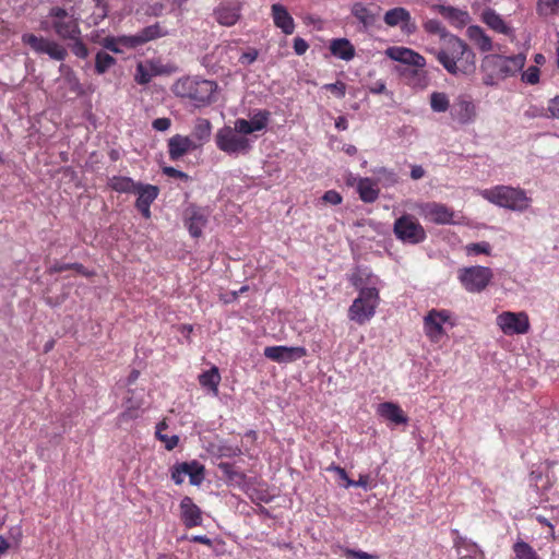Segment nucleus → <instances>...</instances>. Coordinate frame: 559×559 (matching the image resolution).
Masks as SVG:
<instances>
[{"label":"nucleus","mask_w":559,"mask_h":559,"mask_svg":"<svg viewBox=\"0 0 559 559\" xmlns=\"http://www.w3.org/2000/svg\"><path fill=\"white\" fill-rule=\"evenodd\" d=\"M448 73L460 76L469 75L476 70V55L459 36H449L439 49H429Z\"/></svg>","instance_id":"nucleus-1"},{"label":"nucleus","mask_w":559,"mask_h":559,"mask_svg":"<svg viewBox=\"0 0 559 559\" xmlns=\"http://www.w3.org/2000/svg\"><path fill=\"white\" fill-rule=\"evenodd\" d=\"M350 281L358 290V296L349 306L347 317L358 325H365L374 317L381 301L379 289L376 287L378 278L368 274L366 281H364L359 272L353 274Z\"/></svg>","instance_id":"nucleus-2"},{"label":"nucleus","mask_w":559,"mask_h":559,"mask_svg":"<svg viewBox=\"0 0 559 559\" xmlns=\"http://www.w3.org/2000/svg\"><path fill=\"white\" fill-rule=\"evenodd\" d=\"M526 62L524 53H518L511 57L501 55H489L483 59L480 70L483 72V83L486 86H495L500 80L515 75L520 72Z\"/></svg>","instance_id":"nucleus-3"},{"label":"nucleus","mask_w":559,"mask_h":559,"mask_svg":"<svg viewBox=\"0 0 559 559\" xmlns=\"http://www.w3.org/2000/svg\"><path fill=\"white\" fill-rule=\"evenodd\" d=\"M216 90L217 84L214 81L198 76L179 79L173 85V92L176 96L188 98L197 107L210 105L214 99Z\"/></svg>","instance_id":"nucleus-4"},{"label":"nucleus","mask_w":559,"mask_h":559,"mask_svg":"<svg viewBox=\"0 0 559 559\" xmlns=\"http://www.w3.org/2000/svg\"><path fill=\"white\" fill-rule=\"evenodd\" d=\"M480 195L488 202L514 212L526 211L532 203V199L521 188L511 186H496L480 191Z\"/></svg>","instance_id":"nucleus-5"},{"label":"nucleus","mask_w":559,"mask_h":559,"mask_svg":"<svg viewBox=\"0 0 559 559\" xmlns=\"http://www.w3.org/2000/svg\"><path fill=\"white\" fill-rule=\"evenodd\" d=\"M218 150L228 155H246L252 148V140L240 134L234 127H223L215 134Z\"/></svg>","instance_id":"nucleus-6"},{"label":"nucleus","mask_w":559,"mask_h":559,"mask_svg":"<svg viewBox=\"0 0 559 559\" xmlns=\"http://www.w3.org/2000/svg\"><path fill=\"white\" fill-rule=\"evenodd\" d=\"M48 19L55 33L62 39H75L81 36L79 17L74 11H68L60 7L50 9Z\"/></svg>","instance_id":"nucleus-7"},{"label":"nucleus","mask_w":559,"mask_h":559,"mask_svg":"<svg viewBox=\"0 0 559 559\" xmlns=\"http://www.w3.org/2000/svg\"><path fill=\"white\" fill-rule=\"evenodd\" d=\"M492 278L493 272L487 266H465L457 271V280L468 293H480L485 290Z\"/></svg>","instance_id":"nucleus-8"},{"label":"nucleus","mask_w":559,"mask_h":559,"mask_svg":"<svg viewBox=\"0 0 559 559\" xmlns=\"http://www.w3.org/2000/svg\"><path fill=\"white\" fill-rule=\"evenodd\" d=\"M393 233L400 241L408 245L420 243L427 237L417 218L409 214H404L394 222Z\"/></svg>","instance_id":"nucleus-9"},{"label":"nucleus","mask_w":559,"mask_h":559,"mask_svg":"<svg viewBox=\"0 0 559 559\" xmlns=\"http://www.w3.org/2000/svg\"><path fill=\"white\" fill-rule=\"evenodd\" d=\"M424 333L431 343H439L445 335V324L453 326L451 312L445 309H431L423 319Z\"/></svg>","instance_id":"nucleus-10"},{"label":"nucleus","mask_w":559,"mask_h":559,"mask_svg":"<svg viewBox=\"0 0 559 559\" xmlns=\"http://www.w3.org/2000/svg\"><path fill=\"white\" fill-rule=\"evenodd\" d=\"M22 41L28 45L36 53L48 55L49 58L57 61H63L68 56V50L64 46L45 37L24 34Z\"/></svg>","instance_id":"nucleus-11"},{"label":"nucleus","mask_w":559,"mask_h":559,"mask_svg":"<svg viewBox=\"0 0 559 559\" xmlns=\"http://www.w3.org/2000/svg\"><path fill=\"white\" fill-rule=\"evenodd\" d=\"M496 324L506 335L526 334L531 329L528 316L523 311H503L497 317Z\"/></svg>","instance_id":"nucleus-12"},{"label":"nucleus","mask_w":559,"mask_h":559,"mask_svg":"<svg viewBox=\"0 0 559 559\" xmlns=\"http://www.w3.org/2000/svg\"><path fill=\"white\" fill-rule=\"evenodd\" d=\"M452 120L461 126H468L477 119V106L469 95H459L450 108Z\"/></svg>","instance_id":"nucleus-13"},{"label":"nucleus","mask_w":559,"mask_h":559,"mask_svg":"<svg viewBox=\"0 0 559 559\" xmlns=\"http://www.w3.org/2000/svg\"><path fill=\"white\" fill-rule=\"evenodd\" d=\"M189 477L190 484L199 486L204 479V466L197 461L176 464L171 469V479L180 485Z\"/></svg>","instance_id":"nucleus-14"},{"label":"nucleus","mask_w":559,"mask_h":559,"mask_svg":"<svg viewBox=\"0 0 559 559\" xmlns=\"http://www.w3.org/2000/svg\"><path fill=\"white\" fill-rule=\"evenodd\" d=\"M383 21L390 27L399 26L402 33L406 35H412L417 31V25L411 12L403 7L388 10L383 15Z\"/></svg>","instance_id":"nucleus-15"},{"label":"nucleus","mask_w":559,"mask_h":559,"mask_svg":"<svg viewBox=\"0 0 559 559\" xmlns=\"http://www.w3.org/2000/svg\"><path fill=\"white\" fill-rule=\"evenodd\" d=\"M419 214L427 221L445 225L454 223V212L444 204L427 202L418 206Z\"/></svg>","instance_id":"nucleus-16"},{"label":"nucleus","mask_w":559,"mask_h":559,"mask_svg":"<svg viewBox=\"0 0 559 559\" xmlns=\"http://www.w3.org/2000/svg\"><path fill=\"white\" fill-rule=\"evenodd\" d=\"M210 212L206 207L191 204L186 209L185 225L192 237L198 238L202 235V230L207 224Z\"/></svg>","instance_id":"nucleus-17"},{"label":"nucleus","mask_w":559,"mask_h":559,"mask_svg":"<svg viewBox=\"0 0 559 559\" xmlns=\"http://www.w3.org/2000/svg\"><path fill=\"white\" fill-rule=\"evenodd\" d=\"M264 356L276 362H292L307 355L305 347L300 346H267L263 352Z\"/></svg>","instance_id":"nucleus-18"},{"label":"nucleus","mask_w":559,"mask_h":559,"mask_svg":"<svg viewBox=\"0 0 559 559\" xmlns=\"http://www.w3.org/2000/svg\"><path fill=\"white\" fill-rule=\"evenodd\" d=\"M270 111L258 110L255 111L250 120L238 118L234 122V128L243 136H247L253 132L262 131L266 128L270 120Z\"/></svg>","instance_id":"nucleus-19"},{"label":"nucleus","mask_w":559,"mask_h":559,"mask_svg":"<svg viewBox=\"0 0 559 559\" xmlns=\"http://www.w3.org/2000/svg\"><path fill=\"white\" fill-rule=\"evenodd\" d=\"M385 56L391 60L414 66L416 68H424L426 59L415 50L402 46H392L385 49Z\"/></svg>","instance_id":"nucleus-20"},{"label":"nucleus","mask_w":559,"mask_h":559,"mask_svg":"<svg viewBox=\"0 0 559 559\" xmlns=\"http://www.w3.org/2000/svg\"><path fill=\"white\" fill-rule=\"evenodd\" d=\"M431 10L442 15L452 26L463 28L471 20L469 13L451 5L432 4Z\"/></svg>","instance_id":"nucleus-21"},{"label":"nucleus","mask_w":559,"mask_h":559,"mask_svg":"<svg viewBox=\"0 0 559 559\" xmlns=\"http://www.w3.org/2000/svg\"><path fill=\"white\" fill-rule=\"evenodd\" d=\"M158 188L152 185H142L140 183L135 193L138 194V199L135 202L136 209L141 212V214L145 218L151 217V204L158 197Z\"/></svg>","instance_id":"nucleus-22"},{"label":"nucleus","mask_w":559,"mask_h":559,"mask_svg":"<svg viewBox=\"0 0 559 559\" xmlns=\"http://www.w3.org/2000/svg\"><path fill=\"white\" fill-rule=\"evenodd\" d=\"M377 414L394 426L405 425L408 423V417L405 415L401 406L394 402L380 403L377 407Z\"/></svg>","instance_id":"nucleus-23"},{"label":"nucleus","mask_w":559,"mask_h":559,"mask_svg":"<svg viewBox=\"0 0 559 559\" xmlns=\"http://www.w3.org/2000/svg\"><path fill=\"white\" fill-rule=\"evenodd\" d=\"M198 147L199 145L190 136L176 134L168 140V153L173 160L181 158L185 154Z\"/></svg>","instance_id":"nucleus-24"},{"label":"nucleus","mask_w":559,"mask_h":559,"mask_svg":"<svg viewBox=\"0 0 559 559\" xmlns=\"http://www.w3.org/2000/svg\"><path fill=\"white\" fill-rule=\"evenodd\" d=\"M180 516L186 527L191 528L202 523V513L200 508L190 497H183L180 501Z\"/></svg>","instance_id":"nucleus-25"},{"label":"nucleus","mask_w":559,"mask_h":559,"mask_svg":"<svg viewBox=\"0 0 559 559\" xmlns=\"http://www.w3.org/2000/svg\"><path fill=\"white\" fill-rule=\"evenodd\" d=\"M167 34L168 32L164 29L159 23H155L142 28L134 35H130V38L127 39V41L131 44V48H136L151 40L164 37Z\"/></svg>","instance_id":"nucleus-26"},{"label":"nucleus","mask_w":559,"mask_h":559,"mask_svg":"<svg viewBox=\"0 0 559 559\" xmlns=\"http://www.w3.org/2000/svg\"><path fill=\"white\" fill-rule=\"evenodd\" d=\"M271 15L274 25L282 29L285 35H290L295 31V22L287 9L281 3H274L271 7Z\"/></svg>","instance_id":"nucleus-27"},{"label":"nucleus","mask_w":559,"mask_h":559,"mask_svg":"<svg viewBox=\"0 0 559 559\" xmlns=\"http://www.w3.org/2000/svg\"><path fill=\"white\" fill-rule=\"evenodd\" d=\"M481 21L492 31L506 36L513 35V28L507 24L502 16L493 9H486L481 13Z\"/></svg>","instance_id":"nucleus-28"},{"label":"nucleus","mask_w":559,"mask_h":559,"mask_svg":"<svg viewBox=\"0 0 559 559\" xmlns=\"http://www.w3.org/2000/svg\"><path fill=\"white\" fill-rule=\"evenodd\" d=\"M350 13L362 25L364 29L372 27L378 20V13L361 2L354 3Z\"/></svg>","instance_id":"nucleus-29"},{"label":"nucleus","mask_w":559,"mask_h":559,"mask_svg":"<svg viewBox=\"0 0 559 559\" xmlns=\"http://www.w3.org/2000/svg\"><path fill=\"white\" fill-rule=\"evenodd\" d=\"M454 547L459 559H484V554L478 546L466 538L457 537L454 540Z\"/></svg>","instance_id":"nucleus-30"},{"label":"nucleus","mask_w":559,"mask_h":559,"mask_svg":"<svg viewBox=\"0 0 559 559\" xmlns=\"http://www.w3.org/2000/svg\"><path fill=\"white\" fill-rule=\"evenodd\" d=\"M216 21L225 26H233L240 17V8L236 4H222L215 10Z\"/></svg>","instance_id":"nucleus-31"},{"label":"nucleus","mask_w":559,"mask_h":559,"mask_svg":"<svg viewBox=\"0 0 559 559\" xmlns=\"http://www.w3.org/2000/svg\"><path fill=\"white\" fill-rule=\"evenodd\" d=\"M466 35L478 47L480 51L488 52L492 50V40L480 26H468Z\"/></svg>","instance_id":"nucleus-32"},{"label":"nucleus","mask_w":559,"mask_h":559,"mask_svg":"<svg viewBox=\"0 0 559 559\" xmlns=\"http://www.w3.org/2000/svg\"><path fill=\"white\" fill-rule=\"evenodd\" d=\"M330 51L333 56L344 61H349L355 57V47L347 38L332 39Z\"/></svg>","instance_id":"nucleus-33"},{"label":"nucleus","mask_w":559,"mask_h":559,"mask_svg":"<svg viewBox=\"0 0 559 559\" xmlns=\"http://www.w3.org/2000/svg\"><path fill=\"white\" fill-rule=\"evenodd\" d=\"M360 199L366 203L374 202L379 197L377 183L370 178H360L357 185Z\"/></svg>","instance_id":"nucleus-34"},{"label":"nucleus","mask_w":559,"mask_h":559,"mask_svg":"<svg viewBox=\"0 0 559 559\" xmlns=\"http://www.w3.org/2000/svg\"><path fill=\"white\" fill-rule=\"evenodd\" d=\"M221 382V374L217 367H212L210 370L202 372L199 376V383L201 386L207 389L214 396L218 394V385Z\"/></svg>","instance_id":"nucleus-35"},{"label":"nucleus","mask_w":559,"mask_h":559,"mask_svg":"<svg viewBox=\"0 0 559 559\" xmlns=\"http://www.w3.org/2000/svg\"><path fill=\"white\" fill-rule=\"evenodd\" d=\"M140 183L134 182L130 177L114 176L109 180V187L119 193H135Z\"/></svg>","instance_id":"nucleus-36"},{"label":"nucleus","mask_w":559,"mask_h":559,"mask_svg":"<svg viewBox=\"0 0 559 559\" xmlns=\"http://www.w3.org/2000/svg\"><path fill=\"white\" fill-rule=\"evenodd\" d=\"M423 27L426 33L431 35H438L441 43L448 39L449 36H453L445 26L437 19H427L423 22Z\"/></svg>","instance_id":"nucleus-37"},{"label":"nucleus","mask_w":559,"mask_h":559,"mask_svg":"<svg viewBox=\"0 0 559 559\" xmlns=\"http://www.w3.org/2000/svg\"><path fill=\"white\" fill-rule=\"evenodd\" d=\"M430 108L433 112H445L450 110V98L444 92H432L429 97Z\"/></svg>","instance_id":"nucleus-38"},{"label":"nucleus","mask_w":559,"mask_h":559,"mask_svg":"<svg viewBox=\"0 0 559 559\" xmlns=\"http://www.w3.org/2000/svg\"><path fill=\"white\" fill-rule=\"evenodd\" d=\"M212 126L207 119L199 118L195 121L192 136L199 141V146L210 139Z\"/></svg>","instance_id":"nucleus-39"},{"label":"nucleus","mask_w":559,"mask_h":559,"mask_svg":"<svg viewBox=\"0 0 559 559\" xmlns=\"http://www.w3.org/2000/svg\"><path fill=\"white\" fill-rule=\"evenodd\" d=\"M130 38V35L122 36H108L105 37L102 41V45L105 49H108L115 53H120L122 50L120 47L131 48V44L127 41Z\"/></svg>","instance_id":"nucleus-40"},{"label":"nucleus","mask_w":559,"mask_h":559,"mask_svg":"<svg viewBox=\"0 0 559 559\" xmlns=\"http://www.w3.org/2000/svg\"><path fill=\"white\" fill-rule=\"evenodd\" d=\"M116 63V59L105 51H98L95 57V71L98 74H104L107 72L114 64Z\"/></svg>","instance_id":"nucleus-41"},{"label":"nucleus","mask_w":559,"mask_h":559,"mask_svg":"<svg viewBox=\"0 0 559 559\" xmlns=\"http://www.w3.org/2000/svg\"><path fill=\"white\" fill-rule=\"evenodd\" d=\"M516 559H538L537 552L525 542L519 540L513 546Z\"/></svg>","instance_id":"nucleus-42"},{"label":"nucleus","mask_w":559,"mask_h":559,"mask_svg":"<svg viewBox=\"0 0 559 559\" xmlns=\"http://www.w3.org/2000/svg\"><path fill=\"white\" fill-rule=\"evenodd\" d=\"M465 252L467 255H478V254H491V246L487 241L473 242L465 246Z\"/></svg>","instance_id":"nucleus-43"},{"label":"nucleus","mask_w":559,"mask_h":559,"mask_svg":"<svg viewBox=\"0 0 559 559\" xmlns=\"http://www.w3.org/2000/svg\"><path fill=\"white\" fill-rule=\"evenodd\" d=\"M150 67L147 62H140L136 66L134 80L138 84L145 85L151 82L152 78L154 76L153 73H150Z\"/></svg>","instance_id":"nucleus-44"},{"label":"nucleus","mask_w":559,"mask_h":559,"mask_svg":"<svg viewBox=\"0 0 559 559\" xmlns=\"http://www.w3.org/2000/svg\"><path fill=\"white\" fill-rule=\"evenodd\" d=\"M150 67V73H153L154 76L162 74H169L173 72V67L169 64H164L158 59H151L146 61Z\"/></svg>","instance_id":"nucleus-45"},{"label":"nucleus","mask_w":559,"mask_h":559,"mask_svg":"<svg viewBox=\"0 0 559 559\" xmlns=\"http://www.w3.org/2000/svg\"><path fill=\"white\" fill-rule=\"evenodd\" d=\"M165 427H166V425L164 423H162L157 426L156 437L165 443V448L167 450H173L174 448L177 447V444L179 442V438H178V436L168 437L167 435H163L162 429Z\"/></svg>","instance_id":"nucleus-46"},{"label":"nucleus","mask_w":559,"mask_h":559,"mask_svg":"<svg viewBox=\"0 0 559 559\" xmlns=\"http://www.w3.org/2000/svg\"><path fill=\"white\" fill-rule=\"evenodd\" d=\"M374 173L378 175L379 180H383L389 186L394 185L397 181L396 174L388 168L381 167Z\"/></svg>","instance_id":"nucleus-47"},{"label":"nucleus","mask_w":559,"mask_h":559,"mask_svg":"<svg viewBox=\"0 0 559 559\" xmlns=\"http://www.w3.org/2000/svg\"><path fill=\"white\" fill-rule=\"evenodd\" d=\"M72 40H73V44L71 46L72 52L81 59L87 58L88 49H87L86 45L81 40L80 36Z\"/></svg>","instance_id":"nucleus-48"},{"label":"nucleus","mask_w":559,"mask_h":559,"mask_svg":"<svg viewBox=\"0 0 559 559\" xmlns=\"http://www.w3.org/2000/svg\"><path fill=\"white\" fill-rule=\"evenodd\" d=\"M522 80L528 84H537L539 82V69L535 66L530 67L522 74Z\"/></svg>","instance_id":"nucleus-49"},{"label":"nucleus","mask_w":559,"mask_h":559,"mask_svg":"<svg viewBox=\"0 0 559 559\" xmlns=\"http://www.w3.org/2000/svg\"><path fill=\"white\" fill-rule=\"evenodd\" d=\"M344 556L347 559H377V557L373 555H370L362 550H355V549H349V548L344 549Z\"/></svg>","instance_id":"nucleus-50"},{"label":"nucleus","mask_w":559,"mask_h":559,"mask_svg":"<svg viewBox=\"0 0 559 559\" xmlns=\"http://www.w3.org/2000/svg\"><path fill=\"white\" fill-rule=\"evenodd\" d=\"M323 88H325L326 91H330V92L336 94V96L340 97V98H343L345 96V93H346V85L343 82H341V81H337L335 83L325 84L323 86Z\"/></svg>","instance_id":"nucleus-51"},{"label":"nucleus","mask_w":559,"mask_h":559,"mask_svg":"<svg viewBox=\"0 0 559 559\" xmlns=\"http://www.w3.org/2000/svg\"><path fill=\"white\" fill-rule=\"evenodd\" d=\"M258 58V50L257 49H249L248 51H245L240 58L239 62L243 66H249L253 63Z\"/></svg>","instance_id":"nucleus-52"},{"label":"nucleus","mask_w":559,"mask_h":559,"mask_svg":"<svg viewBox=\"0 0 559 559\" xmlns=\"http://www.w3.org/2000/svg\"><path fill=\"white\" fill-rule=\"evenodd\" d=\"M559 3V0H539L537 3V10L539 13H548L554 11L555 5Z\"/></svg>","instance_id":"nucleus-53"},{"label":"nucleus","mask_w":559,"mask_h":559,"mask_svg":"<svg viewBox=\"0 0 559 559\" xmlns=\"http://www.w3.org/2000/svg\"><path fill=\"white\" fill-rule=\"evenodd\" d=\"M323 201L333 205H337L342 202L341 194L335 190H329L326 191L323 197Z\"/></svg>","instance_id":"nucleus-54"},{"label":"nucleus","mask_w":559,"mask_h":559,"mask_svg":"<svg viewBox=\"0 0 559 559\" xmlns=\"http://www.w3.org/2000/svg\"><path fill=\"white\" fill-rule=\"evenodd\" d=\"M308 48L309 45L304 38L296 37L294 39V51L296 55L302 56L308 50Z\"/></svg>","instance_id":"nucleus-55"},{"label":"nucleus","mask_w":559,"mask_h":559,"mask_svg":"<svg viewBox=\"0 0 559 559\" xmlns=\"http://www.w3.org/2000/svg\"><path fill=\"white\" fill-rule=\"evenodd\" d=\"M163 171L165 175L173 177V178H179V179H185V180L188 179V175L186 173L178 170L170 166L164 167Z\"/></svg>","instance_id":"nucleus-56"},{"label":"nucleus","mask_w":559,"mask_h":559,"mask_svg":"<svg viewBox=\"0 0 559 559\" xmlns=\"http://www.w3.org/2000/svg\"><path fill=\"white\" fill-rule=\"evenodd\" d=\"M170 119L168 118H157L153 121V128L157 131H166L170 127Z\"/></svg>","instance_id":"nucleus-57"},{"label":"nucleus","mask_w":559,"mask_h":559,"mask_svg":"<svg viewBox=\"0 0 559 559\" xmlns=\"http://www.w3.org/2000/svg\"><path fill=\"white\" fill-rule=\"evenodd\" d=\"M75 269L76 271L79 272H82L83 270V265L82 264H59V263H56L52 267H51V272H62V271H66V270H69V269Z\"/></svg>","instance_id":"nucleus-58"},{"label":"nucleus","mask_w":559,"mask_h":559,"mask_svg":"<svg viewBox=\"0 0 559 559\" xmlns=\"http://www.w3.org/2000/svg\"><path fill=\"white\" fill-rule=\"evenodd\" d=\"M548 111L552 118H559V95L550 100Z\"/></svg>","instance_id":"nucleus-59"},{"label":"nucleus","mask_w":559,"mask_h":559,"mask_svg":"<svg viewBox=\"0 0 559 559\" xmlns=\"http://www.w3.org/2000/svg\"><path fill=\"white\" fill-rule=\"evenodd\" d=\"M367 485H368L367 477L366 476H360L357 481L352 480V479H347V484H345L344 487L345 488H349V487H362V488H366Z\"/></svg>","instance_id":"nucleus-60"},{"label":"nucleus","mask_w":559,"mask_h":559,"mask_svg":"<svg viewBox=\"0 0 559 559\" xmlns=\"http://www.w3.org/2000/svg\"><path fill=\"white\" fill-rule=\"evenodd\" d=\"M425 176V169L420 165H414L411 169V177L418 180Z\"/></svg>","instance_id":"nucleus-61"},{"label":"nucleus","mask_w":559,"mask_h":559,"mask_svg":"<svg viewBox=\"0 0 559 559\" xmlns=\"http://www.w3.org/2000/svg\"><path fill=\"white\" fill-rule=\"evenodd\" d=\"M329 469L334 471L337 474V476L345 481V484H347V479H350L343 467L332 465L331 467H329Z\"/></svg>","instance_id":"nucleus-62"},{"label":"nucleus","mask_w":559,"mask_h":559,"mask_svg":"<svg viewBox=\"0 0 559 559\" xmlns=\"http://www.w3.org/2000/svg\"><path fill=\"white\" fill-rule=\"evenodd\" d=\"M335 128L338 130H346L348 128L347 119L344 116H340L335 120Z\"/></svg>","instance_id":"nucleus-63"},{"label":"nucleus","mask_w":559,"mask_h":559,"mask_svg":"<svg viewBox=\"0 0 559 559\" xmlns=\"http://www.w3.org/2000/svg\"><path fill=\"white\" fill-rule=\"evenodd\" d=\"M191 540L194 543H200V544L207 545V546L212 545V540L206 535H194V536H192Z\"/></svg>","instance_id":"nucleus-64"}]
</instances>
